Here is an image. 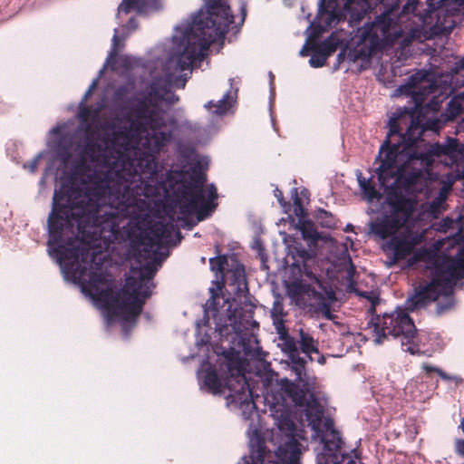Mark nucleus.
<instances>
[{"label": "nucleus", "instance_id": "1", "mask_svg": "<svg viewBox=\"0 0 464 464\" xmlns=\"http://www.w3.org/2000/svg\"><path fill=\"white\" fill-rule=\"evenodd\" d=\"M121 218H124L121 213L110 206L67 202L54 193L47 220V246L50 256L56 259L67 279L88 285L93 299L101 303L111 316L124 322H135L152 295V279L157 270L155 265L160 261L161 246L171 244L173 234L180 237L177 226L170 221L158 220L150 222L139 232L134 242L140 247L139 257L148 263L138 270L133 269V275L126 277L124 285L118 290L110 285L106 288L99 286L106 282V278L92 268L93 256L90 249L63 244L64 230L72 228L74 225L82 237L102 236L104 232L115 234Z\"/></svg>", "mask_w": 464, "mask_h": 464}, {"label": "nucleus", "instance_id": "2", "mask_svg": "<svg viewBox=\"0 0 464 464\" xmlns=\"http://www.w3.org/2000/svg\"><path fill=\"white\" fill-rule=\"evenodd\" d=\"M171 88L170 75L155 78L146 94L137 99L131 108V130L138 135L146 133L140 140L145 157H132L137 152L130 150L127 130H114L109 140L113 147L120 149L103 152L102 163L107 171H95L89 176V182L83 188L71 186L55 191L58 198L87 206H110L125 218L138 216L145 205L140 197L158 194V188L153 184L157 169L155 156L171 139L170 131L160 130L166 126V111L160 103L174 105L179 101Z\"/></svg>", "mask_w": 464, "mask_h": 464}, {"label": "nucleus", "instance_id": "3", "mask_svg": "<svg viewBox=\"0 0 464 464\" xmlns=\"http://www.w3.org/2000/svg\"><path fill=\"white\" fill-rule=\"evenodd\" d=\"M386 140L381 145L375 169L379 183L388 186L389 180L396 176V182L411 194L430 167L435 157H453L459 152V141L447 138L444 143L423 144L424 128L412 108L399 109L388 123Z\"/></svg>", "mask_w": 464, "mask_h": 464}, {"label": "nucleus", "instance_id": "4", "mask_svg": "<svg viewBox=\"0 0 464 464\" xmlns=\"http://www.w3.org/2000/svg\"><path fill=\"white\" fill-rule=\"evenodd\" d=\"M204 5L193 16L184 34L185 45L178 57L180 71L190 70L196 62H201L209 46L224 40L229 25L234 23L229 0H203Z\"/></svg>", "mask_w": 464, "mask_h": 464}, {"label": "nucleus", "instance_id": "5", "mask_svg": "<svg viewBox=\"0 0 464 464\" xmlns=\"http://www.w3.org/2000/svg\"><path fill=\"white\" fill-rule=\"evenodd\" d=\"M398 6L399 0H376L381 14L374 21L366 24L362 32V40L368 48L367 56L392 47L402 37L403 30L394 14Z\"/></svg>", "mask_w": 464, "mask_h": 464}, {"label": "nucleus", "instance_id": "6", "mask_svg": "<svg viewBox=\"0 0 464 464\" xmlns=\"http://www.w3.org/2000/svg\"><path fill=\"white\" fill-rule=\"evenodd\" d=\"M380 185L387 193L386 203L390 209L371 222L370 229L373 235L385 239L396 236L399 229L404 227L415 208V202L403 195V192H407L397 184L396 176L389 180L388 186Z\"/></svg>", "mask_w": 464, "mask_h": 464}, {"label": "nucleus", "instance_id": "7", "mask_svg": "<svg viewBox=\"0 0 464 464\" xmlns=\"http://www.w3.org/2000/svg\"><path fill=\"white\" fill-rule=\"evenodd\" d=\"M205 174L193 170L189 179L178 186L175 196L180 214L188 216L195 213L198 221H203L212 215L218 207V192L212 184L208 187V197L205 198Z\"/></svg>", "mask_w": 464, "mask_h": 464}, {"label": "nucleus", "instance_id": "8", "mask_svg": "<svg viewBox=\"0 0 464 464\" xmlns=\"http://www.w3.org/2000/svg\"><path fill=\"white\" fill-rule=\"evenodd\" d=\"M369 324L375 334V343L382 344L388 336L401 338L403 351L412 355H420V338L413 320L405 310L398 309L392 313H384L382 316H372Z\"/></svg>", "mask_w": 464, "mask_h": 464}, {"label": "nucleus", "instance_id": "9", "mask_svg": "<svg viewBox=\"0 0 464 464\" xmlns=\"http://www.w3.org/2000/svg\"><path fill=\"white\" fill-rule=\"evenodd\" d=\"M272 415L276 420L278 430L283 433L280 444L276 451V457L281 462L275 464H299L301 455V444L296 439V427L290 417L288 408L279 410V407L272 408V404H268Z\"/></svg>", "mask_w": 464, "mask_h": 464}, {"label": "nucleus", "instance_id": "10", "mask_svg": "<svg viewBox=\"0 0 464 464\" xmlns=\"http://www.w3.org/2000/svg\"><path fill=\"white\" fill-rule=\"evenodd\" d=\"M417 244V238L411 234L401 233L392 237L384 249L390 258L389 266H394L408 256H410L407 260L408 266H412L419 262L429 261L432 254L427 248H420L412 254Z\"/></svg>", "mask_w": 464, "mask_h": 464}, {"label": "nucleus", "instance_id": "11", "mask_svg": "<svg viewBox=\"0 0 464 464\" xmlns=\"http://www.w3.org/2000/svg\"><path fill=\"white\" fill-rule=\"evenodd\" d=\"M324 449L316 457L317 464H362L357 456L343 452V440L332 422L325 423V432L322 436Z\"/></svg>", "mask_w": 464, "mask_h": 464}, {"label": "nucleus", "instance_id": "12", "mask_svg": "<svg viewBox=\"0 0 464 464\" xmlns=\"http://www.w3.org/2000/svg\"><path fill=\"white\" fill-rule=\"evenodd\" d=\"M307 389L300 387L298 384L287 379H283L277 388L272 389L265 397L267 404H272V408L279 407V410L287 408V400L296 406H304L306 402Z\"/></svg>", "mask_w": 464, "mask_h": 464}, {"label": "nucleus", "instance_id": "13", "mask_svg": "<svg viewBox=\"0 0 464 464\" xmlns=\"http://www.w3.org/2000/svg\"><path fill=\"white\" fill-rule=\"evenodd\" d=\"M438 89L433 75L427 71H418L408 78L405 84L399 86L398 92L411 95L417 105L421 104L425 99L433 94Z\"/></svg>", "mask_w": 464, "mask_h": 464}, {"label": "nucleus", "instance_id": "14", "mask_svg": "<svg viewBox=\"0 0 464 464\" xmlns=\"http://www.w3.org/2000/svg\"><path fill=\"white\" fill-rule=\"evenodd\" d=\"M449 285L450 280L443 279L437 272L436 276L430 282L420 285L416 289L415 295L411 298V309H418L436 301L440 295L451 291Z\"/></svg>", "mask_w": 464, "mask_h": 464}, {"label": "nucleus", "instance_id": "15", "mask_svg": "<svg viewBox=\"0 0 464 464\" xmlns=\"http://www.w3.org/2000/svg\"><path fill=\"white\" fill-rule=\"evenodd\" d=\"M420 5V2L418 0H407L406 3L402 5V8L400 13H398L399 8L396 9L395 19H401L403 16H409L412 14L414 17H418L419 21L421 23L420 27L416 26L410 30L409 35L405 36L401 40V45L403 47L408 46L411 44L413 40L422 41L426 36L423 33V25L426 24V17H423L420 14H416L418 7ZM400 7V5L398 6Z\"/></svg>", "mask_w": 464, "mask_h": 464}, {"label": "nucleus", "instance_id": "16", "mask_svg": "<svg viewBox=\"0 0 464 464\" xmlns=\"http://www.w3.org/2000/svg\"><path fill=\"white\" fill-rule=\"evenodd\" d=\"M250 447V454L248 456H244L238 464H264L265 458L266 457L267 452L266 446V440L263 436L256 431L250 439L249 441ZM276 461H269L268 464H275L281 462V460L276 458Z\"/></svg>", "mask_w": 464, "mask_h": 464}, {"label": "nucleus", "instance_id": "17", "mask_svg": "<svg viewBox=\"0 0 464 464\" xmlns=\"http://www.w3.org/2000/svg\"><path fill=\"white\" fill-rule=\"evenodd\" d=\"M291 291L295 296H308L314 299L320 306V309L325 314L326 317L330 318V306L325 302L324 294L317 291L314 286L302 280H296L292 283Z\"/></svg>", "mask_w": 464, "mask_h": 464}, {"label": "nucleus", "instance_id": "18", "mask_svg": "<svg viewBox=\"0 0 464 464\" xmlns=\"http://www.w3.org/2000/svg\"><path fill=\"white\" fill-rule=\"evenodd\" d=\"M289 254L293 259L292 266L294 267L298 268L299 271L303 272L308 278L319 283L317 276L308 267L307 263L313 256L307 249L301 244H296L290 246Z\"/></svg>", "mask_w": 464, "mask_h": 464}, {"label": "nucleus", "instance_id": "19", "mask_svg": "<svg viewBox=\"0 0 464 464\" xmlns=\"http://www.w3.org/2000/svg\"><path fill=\"white\" fill-rule=\"evenodd\" d=\"M436 271L440 275L443 279L450 280L449 287L453 289L456 282L464 278V258L451 261L446 266L437 265Z\"/></svg>", "mask_w": 464, "mask_h": 464}, {"label": "nucleus", "instance_id": "20", "mask_svg": "<svg viewBox=\"0 0 464 464\" xmlns=\"http://www.w3.org/2000/svg\"><path fill=\"white\" fill-rule=\"evenodd\" d=\"M237 384L238 389H236L232 387L231 384H228V388L232 392L230 396L233 397V400L239 402L240 404H251L252 407L255 408L256 405L254 402L253 392L250 389L244 374H241L237 378Z\"/></svg>", "mask_w": 464, "mask_h": 464}, {"label": "nucleus", "instance_id": "21", "mask_svg": "<svg viewBox=\"0 0 464 464\" xmlns=\"http://www.w3.org/2000/svg\"><path fill=\"white\" fill-rule=\"evenodd\" d=\"M159 0H122L118 7V11L129 14L136 11L139 14H145L149 10L157 9Z\"/></svg>", "mask_w": 464, "mask_h": 464}, {"label": "nucleus", "instance_id": "22", "mask_svg": "<svg viewBox=\"0 0 464 464\" xmlns=\"http://www.w3.org/2000/svg\"><path fill=\"white\" fill-rule=\"evenodd\" d=\"M237 92V89H235L234 91L229 90L223 95L221 100H219L217 102H215L214 101H209L204 105V108L214 115H224L229 111V109L233 105L234 98L232 96V92H234L236 98Z\"/></svg>", "mask_w": 464, "mask_h": 464}, {"label": "nucleus", "instance_id": "23", "mask_svg": "<svg viewBox=\"0 0 464 464\" xmlns=\"http://www.w3.org/2000/svg\"><path fill=\"white\" fill-rule=\"evenodd\" d=\"M254 311L252 309L239 314L237 317L235 315L234 322L230 324L234 333L241 334L244 332L249 331L258 326V323L253 319Z\"/></svg>", "mask_w": 464, "mask_h": 464}, {"label": "nucleus", "instance_id": "24", "mask_svg": "<svg viewBox=\"0 0 464 464\" xmlns=\"http://www.w3.org/2000/svg\"><path fill=\"white\" fill-rule=\"evenodd\" d=\"M357 180L366 200L372 202L374 199L381 198V194L372 184V179H367L362 176V172H359L357 174Z\"/></svg>", "mask_w": 464, "mask_h": 464}, {"label": "nucleus", "instance_id": "25", "mask_svg": "<svg viewBox=\"0 0 464 464\" xmlns=\"http://www.w3.org/2000/svg\"><path fill=\"white\" fill-rule=\"evenodd\" d=\"M299 335L300 339L298 343L303 353L310 356L312 353H319L318 343L310 334L305 333L303 329H300Z\"/></svg>", "mask_w": 464, "mask_h": 464}, {"label": "nucleus", "instance_id": "26", "mask_svg": "<svg viewBox=\"0 0 464 464\" xmlns=\"http://www.w3.org/2000/svg\"><path fill=\"white\" fill-rule=\"evenodd\" d=\"M203 384L214 394L221 392V380L219 379L216 370L211 366H209L205 372Z\"/></svg>", "mask_w": 464, "mask_h": 464}, {"label": "nucleus", "instance_id": "27", "mask_svg": "<svg viewBox=\"0 0 464 464\" xmlns=\"http://www.w3.org/2000/svg\"><path fill=\"white\" fill-rule=\"evenodd\" d=\"M232 274L233 283L230 285L234 287L233 291L235 294L241 295L242 293L248 291L244 268H237Z\"/></svg>", "mask_w": 464, "mask_h": 464}, {"label": "nucleus", "instance_id": "28", "mask_svg": "<svg viewBox=\"0 0 464 464\" xmlns=\"http://www.w3.org/2000/svg\"><path fill=\"white\" fill-rule=\"evenodd\" d=\"M299 230L304 239H309L315 242L319 239V234L315 228L314 222L311 220L302 219L299 220Z\"/></svg>", "mask_w": 464, "mask_h": 464}, {"label": "nucleus", "instance_id": "29", "mask_svg": "<svg viewBox=\"0 0 464 464\" xmlns=\"http://www.w3.org/2000/svg\"><path fill=\"white\" fill-rule=\"evenodd\" d=\"M463 111L462 104L456 98L451 99L445 109V111L441 114V118L444 121H453L458 117Z\"/></svg>", "mask_w": 464, "mask_h": 464}, {"label": "nucleus", "instance_id": "30", "mask_svg": "<svg viewBox=\"0 0 464 464\" xmlns=\"http://www.w3.org/2000/svg\"><path fill=\"white\" fill-rule=\"evenodd\" d=\"M282 351L288 353L291 360H295V356L299 355L297 342L289 334H282Z\"/></svg>", "mask_w": 464, "mask_h": 464}, {"label": "nucleus", "instance_id": "31", "mask_svg": "<svg viewBox=\"0 0 464 464\" xmlns=\"http://www.w3.org/2000/svg\"><path fill=\"white\" fill-rule=\"evenodd\" d=\"M336 48V44H334L331 38H327L319 44H314L311 46L312 51H317V53H321L327 59L335 52Z\"/></svg>", "mask_w": 464, "mask_h": 464}, {"label": "nucleus", "instance_id": "32", "mask_svg": "<svg viewBox=\"0 0 464 464\" xmlns=\"http://www.w3.org/2000/svg\"><path fill=\"white\" fill-rule=\"evenodd\" d=\"M316 219L323 227L333 228L335 227L334 217L324 209L318 210Z\"/></svg>", "mask_w": 464, "mask_h": 464}, {"label": "nucleus", "instance_id": "33", "mask_svg": "<svg viewBox=\"0 0 464 464\" xmlns=\"http://www.w3.org/2000/svg\"><path fill=\"white\" fill-rule=\"evenodd\" d=\"M271 316L274 322V324L279 330L278 325L283 324V317H284V309L283 305L280 303H275L273 308L271 309Z\"/></svg>", "mask_w": 464, "mask_h": 464}, {"label": "nucleus", "instance_id": "34", "mask_svg": "<svg viewBox=\"0 0 464 464\" xmlns=\"http://www.w3.org/2000/svg\"><path fill=\"white\" fill-rule=\"evenodd\" d=\"M209 265L212 271L222 273L227 265V258L224 255L212 257L209 259Z\"/></svg>", "mask_w": 464, "mask_h": 464}, {"label": "nucleus", "instance_id": "35", "mask_svg": "<svg viewBox=\"0 0 464 464\" xmlns=\"http://www.w3.org/2000/svg\"><path fill=\"white\" fill-rule=\"evenodd\" d=\"M306 416L310 420L313 428L315 429L322 420L323 411L319 409H314V407L311 406L307 410Z\"/></svg>", "mask_w": 464, "mask_h": 464}, {"label": "nucleus", "instance_id": "36", "mask_svg": "<svg viewBox=\"0 0 464 464\" xmlns=\"http://www.w3.org/2000/svg\"><path fill=\"white\" fill-rule=\"evenodd\" d=\"M294 365L293 370L295 372V374L297 376V379L299 381H302V376L304 374L305 370V362L303 358H301L299 355L295 356V360H292Z\"/></svg>", "mask_w": 464, "mask_h": 464}, {"label": "nucleus", "instance_id": "37", "mask_svg": "<svg viewBox=\"0 0 464 464\" xmlns=\"http://www.w3.org/2000/svg\"><path fill=\"white\" fill-rule=\"evenodd\" d=\"M314 53L309 59V64L310 66L314 68H320L323 67L327 61V58L322 54L321 53H317V51H313Z\"/></svg>", "mask_w": 464, "mask_h": 464}, {"label": "nucleus", "instance_id": "38", "mask_svg": "<svg viewBox=\"0 0 464 464\" xmlns=\"http://www.w3.org/2000/svg\"><path fill=\"white\" fill-rule=\"evenodd\" d=\"M294 213L299 218H303L304 215V209L302 199L297 195V188H294Z\"/></svg>", "mask_w": 464, "mask_h": 464}, {"label": "nucleus", "instance_id": "39", "mask_svg": "<svg viewBox=\"0 0 464 464\" xmlns=\"http://www.w3.org/2000/svg\"><path fill=\"white\" fill-rule=\"evenodd\" d=\"M92 115V109L87 105H81L78 111V117L82 121H87Z\"/></svg>", "mask_w": 464, "mask_h": 464}, {"label": "nucleus", "instance_id": "40", "mask_svg": "<svg viewBox=\"0 0 464 464\" xmlns=\"http://www.w3.org/2000/svg\"><path fill=\"white\" fill-rule=\"evenodd\" d=\"M422 369L427 372V373H430V372H438L443 379H448V376L446 375V373L444 372H442L440 369L435 367V366H431L428 363H423L422 364Z\"/></svg>", "mask_w": 464, "mask_h": 464}, {"label": "nucleus", "instance_id": "41", "mask_svg": "<svg viewBox=\"0 0 464 464\" xmlns=\"http://www.w3.org/2000/svg\"><path fill=\"white\" fill-rule=\"evenodd\" d=\"M211 292L214 293L213 289H211ZM217 299H219V295L218 294H213L211 298L206 304L207 308L212 310L213 312H218Z\"/></svg>", "mask_w": 464, "mask_h": 464}, {"label": "nucleus", "instance_id": "42", "mask_svg": "<svg viewBox=\"0 0 464 464\" xmlns=\"http://www.w3.org/2000/svg\"><path fill=\"white\" fill-rule=\"evenodd\" d=\"M246 13H247V5L245 1H241V3H240L241 19H240V22L238 23V24L236 25L237 28L239 29L243 25L245 19L246 17Z\"/></svg>", "mask_w": 464, "mask_h": 464}, {"label": "nucleus", "instance_id": "43", "mask_svg": "<svg viewBox=\"0 0 464 464\" xmlns=\"http://www.w3.org/2000/svg\"><path fill=\"white\" fill-rule=\"evenodd\" d=\"M274 196L276 198L278 203L282 207H284V208L286 207L287 203L285 200L284 194H283V191L281 189H279L278 188H276L275 190H274Z\"/></svg>", "mask_w": 464, "mask_h": 464}, {"label": "nucleus", "instance_id": "44", "mask_svg": "<svg viewBox=\"0 0 464 464\" xmlns=\"http://www.w3.org/2000/svg\"><path fill=\"white\" fill-rule=\"evenodd\" d=\"M216 331L218 332V334L221 337H225L230 334L229 325L227 324H217Z\"/></svg>", "mask_w": 464, "mask_h": 464}, {"label": "nucleus", "instance_id": "45", "mask_svg": "<svg viewBox=\"0 0 464 464\" xmlns=\"http://www.w3.org/2000/svg\"><path fill=\"white\" fill-rule=\"evenodd\" d=\"M455 451L458 455L464 457V440L459 439L456 440Z\"/></svg>", "mask_w": 464, "mask_h": 464}, {"label": "nucleus", "instance_id": "46", "mask_svg": "<svg viewBox=\"0 0 464 464\" xmlns=\"http://www.w3.org/2000/svg\"><path fill=\"white\" fill-rule=\"evenodd\" d=\"M125 26L127 27L128 30L134 31L138 28L139 24L134 17H130Z\"/></svg>", "mask_w": 464, "mask_h": 464}, {"label": "nucleus", "instance_id": "47", "mask_svg": "<svg viewBox=\"0 0 464 464\" xmlns=\"http://www.w3.org/2000/svg\"><path fill=\"white\" fill-rule=\"evenodd\" d=\"M371 301V307L369 312L373 314L375 312V305L379 303V298L377 296H366Z\"/></svg>", "mask_w": 464, "mask_h": 464}, {"label": "nucleus", "instance_id": "48", "mask_svg": "<svg viewBox=\"0 0 464 464\" xmlns=\"http://www.w3.org/2000/svg\"><path fill=\"white\" fill-rule=\"evenodd\" d=\"M96 85H97V80L93 81L92 83L88 88L87 92L84 94L83 101H86L89 98V96L92 95V93L93 90L95 89Z\"/></svg>", "mask_w": 464, "mask_h": 464}, {"label": "nucleus", "instance_id": "49", "mask_svg": "<svg viewBox=\"0 0 464 464\" xmlns=\"http://www.w3.org/2000/svg\"><path fill=\"white\" fill-rule=\"evenodd\" d=\"M99 148H100V146L97 145L96 143H88L86 145L85 151L87 154L92 155L96 150V149H99Z\"/></svg>", "mask_w": 464, "mask_h": 464}, {"label": "nucleus", "instance_id": "50", "mask_svg": "<svg viewBox=\"0 0 464 464\" xmlns=\"http://www.w3.org/2000/svg\"><path fill=\"white\" fill-rule=\"evenodd\" d=\"M186 82H187V79L180 76V77L176 78L175 85L178 88H184L186 85Z\"/></svg>", "mask_w": 464, "mask_h": 464}, {"label": "nucleus", "instance_id": "51", "mask_svg": "<svg viewBox=\"0 0 464 464\" xmlns=\"http://www.w3.org/2000/svg\"><path fill=\"white\" fill-rule=\"evenodd\" d=\"M126 92V88L123 87V86H121L119 87L116 91H115V96L117 98H121Z\"/></svg>", "mask_w": 464, "mask_h": 464}, {"label": "nucleus", "instance_id": "52", "mask_svg": "<svg viewBox=\"0 0 464 464\" xmlns=\"http://www.w3.org/2000/svg\"><path fill=\"white\" fill-rule=\"evenodd\" d=\"M37 164H38V159H35L33 162H31V164H30L31 171H34L36 169Z\"/></svg>", "mask_w": 464, "mask_h": 464}, {"label": "nucleus", "instance_id": "53", "mask_svg": "<svg viewBox=\"0 0 464 464\" xmlns=\"http://www.w3.org/2000/svg\"><path fill=\"white\" fill-rule=\"evenodd\" d=\"M300 54H301L302 56H304V55H306V54H307L306 45H304V46L303 47V49L300 51Z\"/></svg>", "mask_w": 464, "mask_h": 464}, {"label": "nucleus", "instance_id": "54", "mask_svg": "<svg viewBox=\"0 0 464 464\" xmlns=\"http://www.w3.org/2000/svg\"><path fill=\"white\" fill-rule=\"evenodd\" d=\"M460 429L462 430L463 433H464V418L461 419L460 420Z\"/></svg>", "mask_w": 464, "mask_h": 464}, {"label": "nucleus", "instance_id": "55", "mask_svg": "<svg viewBox=\"0 0 464 464\" xmlns=\"http://www.w3.org/2000/svg\"><path fill=\"white\" fill-rule=\"evenodd\" d=\"M244 351L246 355H252L251 352L246 347L244 348Z\"/></svg>", "mask_w": 464, "mask_h": 464}, {"label": "nucleus", "instance_id": "56", "mask_svg": "<svg viewBox=\"0 0 464 464\" xmlns=\"http://www.w3.org/2000/svg\"><path fill=\"white\" fill-rule=\"evenodd\" d=\"M259 353H260L259 349H256V350L255 351V353H254L253 355H255L256 357H259Z\"/></svg>", "mask_w": 464, "mask_h": 464}, {"label": "nucleus", "instance_id": "57", "mask_svg": "<svg viewBox=\"0 0 464 464\" xmlns=\"http://www.w3.org/2000/svg\"><path fill=\"white\" fill-rule=\"evenodd\" d=\"M112 41H113V44H117L118 37H117V35H116V34L113 36Z\"/></svg>", "mask_w": 464, "mask_h": 464}, {"label": "nucleus", "instance_id": "58", "mask_svg": "<svg viewBox=\"0 0 464 464\" xmlns=\"http://www.w3.org/2000/svg\"><path fill=\"white\" fill-rule=\"evenodd\" d=\"M196 225V222H192L191 224H189V227H192Z\"/></svg>", "mask_w": 464, "mask_h": 464}, {"label": "nucleus", "instance_id": "59", "mask_svg": "<svg viewBox=\"0 0 464 464\" xmlns=\"http://www.w3.org/2000/svg\"><path fill=\"white\" fill-rule=\"evenodd\" d=\"M462 126H464V121L461 123V125L459 127H462Z\"/></svg>", "mask_w": 464, "mask_h": 464}]
</instances>
